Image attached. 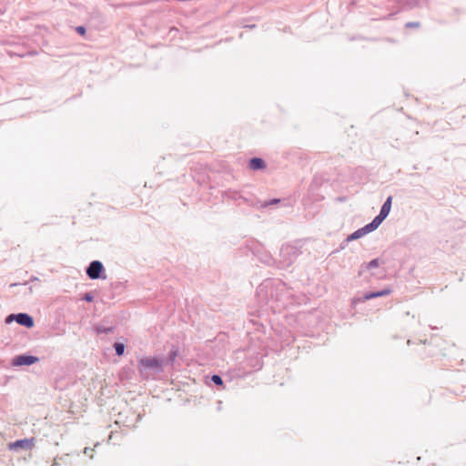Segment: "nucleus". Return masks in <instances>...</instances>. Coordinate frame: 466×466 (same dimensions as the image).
<instances>
[{"label": "nucleus", "mask_w": 466, "mask_h": 466, "mask_svg": "<svg viewBox=\"0 0 466 466\" xmlns=\"http://www.w3.org/2000/svg\"><path fill=\"white\" fill-rule=\"evenodd\" d=\"M405 27L406 28H409V29H413V28H419L420 27V22H407L405 24Z\"/></svg>", "instance_id": "nucleus-12"}, {"label": "nucleus", "mask_w": 466, "mask_h": 466, "mask_svg": "<svg viewBox=\"0 0 466 466\" xmlns=\"http://www.w3.org/2000/svg\"><path fill=\"white\" fill-rule=\"evenodd\" d=\"M367 233H370V230H368V229H367V227L365 226L364 228H360V229H358L357 231H355L354 233H352V234L349 237V239H357V238H360L363 237L364 235H366Z\"/></svg>", "instance_id": "nucleus-10"}, {"label": "nucleus", "mask_w": 466, "mask_h": 466, "mask_svg": "<svg viewBox=\"0 0 466 466\" xmlns=\"http://www.w3.org/2000/svg\"><path fill=\"white\" fill-rule=\"evenodd\" d=\"M37 361H38V359L36 357L21 355V356H17L14 360V364L17 365V366L31 365Z\"/></svg>", "instance_id": "nucleus-6"}, {"label": "nucleus", "mask_w": 466, "mask_h": 466, "mask_svg": "<svg viewBox=\"0 0 466 466\" xmlns=\"http://www.w3.org/2000/svg\"><path fill=\"white\" fill-rule=\"evenodd\" d=\"M248 27H249V28H253V27H255V25H248Z\"/></svg>", "instance_id": "nucleus-22"}, {"label": "nucleus", "mask_w": 466, "mask_h": 466, "mask_svg": "<svg viewBox=\"0 0 466 466\" xmlns=\"http://www.w3.org/2000/svg\"><path fill=\"white\" fill-rule=\"evenodd\" d=\"M391 201H392V197H389L387 198V200L385 201V203L383 204V206L380 209V215H381V218H387V216L389 215L390 208H391Z\"/></svg>", "instance_id": "nucleus-8"}, {"label": "nucleus", "mask_w": 466, "mask_h": 466, "mask_svg": "<svg viewBox=\"0 0 466 466\" xmlns=\"http://www.w3.org/2000/svg\"><path fill=\"white\" fill-rule=\"evenodd\" d=\"M115 350H116V354L118 356H121L124 353L125 346L123 344H121V343H116L115 344Z\"/></svg>", "instance_id": "nucleus-11"}, {"label": "nucleus", "mask_w": 466, "mask_h": 466, "mask_svg": "<svg viewBox=\"0 0 466 466\" xmlns=\"http://www.w3.org/2000/svg\"><path fill=\"white\" fill-rule=\"evenodd\" d=\"M385 218H381V215L379 214L370 224L366 225L367 229L370 230V232L375 230Z\"/></svg>", "instance_id": "nucleus-9"}, {"label": "nucleus", "mask_w": 466, "mask_h": 466, "mask_svg": "<svg viewBox=\"0 0 466 466\" xmlns=\"http://www.w3.org/2000/svg\"><path fill=\"white\" fill-rule=\"evenodd\" d=\"M380 266V262L378 259H373L371 261H370L368 264H367V268H378Z\"/></svg>", "instance_id": "nucleus-14"}, {"label": "nucleus", "mask_w": 466, "mask_h": 466, "mask_svg": "<svg viewBox=\"0 0 466 466\" xmlns=\"http://www.w3.org/2000/svg\"><path fill=\"white\" fill-rule=\"evenodd\" d=\"M87 301H91L92 300V297L89 296V295H86V298H85Z\"/></svg>", "instance_id": "nucleus-21"}, {"label": "nucleus", "mask_w": 466, "mask_h": 466, "mask_svg": "<svg viewBox=\"0 0 466 466\" xmlns=\"http://www.w3.org/2000/svg\"><path fill=\"white\" fill-rule=\"evenodd\" d=\"M138 368L141 373L149 369H160L161 361L155 357H145L139 360Z\"/></svg>", "instance_id": "nucleus-1"}, {"label": "nucleus", "mask_w": 466, "mask_h": 466, "mask_svg": "<svg viewBox=\"0 0 466 466\" xmlns=\"http://www.w3.org/2000/svg\"><path fill=\"white\" fill-rule=\"evenodd\" d=\"M76 31L79 35H84L86 34V27H85V26H83V25H79V26H77V27L76 28Z\"/></svg>", "instance_id": "nucleus-15"}, {"label": "nucleus", "mask_w": 466, "mask_h": 466, "mask_svg": "<svg viewBox=\"0 0 466 466\" xmlns=\"http://www.w3.org/2000/svg\"><path fill=\"white\" fill-rule=\"evenodd\" d=\"M279 199L274 198L269 203H266L264 206H268V205L276 204V203H279Z\"/></svg>", "instance_id": "nucleus-19"}, {"label": "nucleus", "mask_w": 466, "mask_h": 466, "mask_svg": "<svg viewBox=\"0 0 466 466\" xmlns=\"http://www.w3.org/2000/svg\"><path fill=\"white\" fill-rule=\"evenodd\" d=\"M398 12H399V11H396V12H394V13H390V14H389L388 15H386V16L384 17V19H386V20L391 19V18L395 15V14H397Z\"/></svg>", "instance_id": "nucleus-18"}, {"label": "nucleus", "mask_w": 466, "mask_h": 466, "mask_svg": "<svg viewBox=\"0 0 466 466\" xmlns=\"http://www.w3.org/2000/svg\"><path fill=\"white\" fill-rule=\"evenodd\" d=\"M406 4L410 8H413L418 5L416 1H407Z\"/></svg>", "instance_id": "nucleus-16"}, {"label": "nucleus", "mask_w": 466, "mask_h": 466, "mask_svg": "<svg viewBox=\"0 0 466 466\" xmlns=\"http://www.w3.org/2000/svg\"><path fill=\"white\" fill-rule=\"evenodd\" d=\"M203 172H205V173L211 172V169L208 167H205V169L203 170Z\"/></svg>", "instance_id": "nucleus-20"}, {"label": "nucleus", "mask_w": 466, "mask_h": 466, "mask_svg": "<svg viewBox=\"0 0 466 466\" xmlns=\"http://www.w3.org/2000/svg\"><path fill=\"white\" fill-rule=\"evenodd\" d=\"M5 52L8 54V55H12V54H15V55H17L19 56H24L25 55L24 54H21V53H17V52H13L11 50H8V49H5Z\"/></svg>", "instance_id": "nucleus-17"}, {"label": "nucleus", "mask_w": 466, "mask_h": 466, "mask_svg": "<svg viewBox=\"0 0 466 466\" xmlns=\"http://www.w3.org/2000/svg\"><path fill=\"white\" fill-rule=\"evenodd\" d=\"M35 446V440L32 439H25L16 441L9 444L10 450L22 449L25 451H31Z\"/></svg>", "instance_id": "nucleus-4"}, {"label": "nucleus", "mask_w": 466, "mask_h": 466, "mask_svg": "<svg viewBox=\"0 0 466 466\" xmlns=\"http://www.w3.org/2000/svg\"><path fill=\"white\" fill-rule=\"evenodd\" d=\"M13 319H15L17 323L26 328H32L34 326L33 318L28 314L19 313L17 315H10L6 318L5 322L10 323Z\"/></svg>", "instance_id": "nucleus-2"}, {"label": "nucleus", "mask_w": 466, "mask_h": 466, "mask_svg": "<svg viewBox=\"0 0 466 466\" xmlns=\"http://www.w3.org/2000/svg\"><path fill=\"white\" fill-rule=\"evenodd\" d=\"M390 293H391V289H383L381 291H379V292H370V293H366L364 295V299L365 300H369V299H374V298L387 296V295H390Z\"/></svg>", "instance_id": "nucleus-7"}, {"label": "nucleus", "mask_w": 466, "mask_h": 466, "mask_svg": "<svg viewBox=\"0 0 466 466\" xmlns=\"http://www.w3.org/2000/svg\"><path fill=\"white\" fill-rule=\"evenodd\" d=\"M212 381L217 385H223V380L218 375H213L211 378Z\"/></svg>", "instance_id": "nucleus-13"}, {"label": "nucleus", "mask_w": 466, "mask_h": 466, "mask_svg": "<svg viewBox=\"0 0 466 466\" xmlns=\"http://www.w3.org/2000/svg\"><path fill=\"white\" fill-rule=\"evenodd\" d=\"M104 268L100 261L95 260L92 261L89 267L86 269L87 276L92 279H96L100 278V274L103 271Z\"/></svg>", "instance_id": "nucleus-3"}, {"label": "nucleus", "mask_w": 466, "mask_h": 466, "mask_svg": "<svg viewBox=\"0 0 466 466\" xmlns=\"http://www.w3.org/2000/svg\"><path fill=\"white\" fill-rule=\"evenodd\" d=\"M248 167L251 171H263L267 167V164L260 157H252L248 161Z\"/></svg>", "instance_id": "nucleus-5"}]
</instances>
